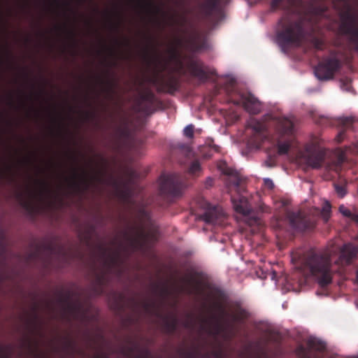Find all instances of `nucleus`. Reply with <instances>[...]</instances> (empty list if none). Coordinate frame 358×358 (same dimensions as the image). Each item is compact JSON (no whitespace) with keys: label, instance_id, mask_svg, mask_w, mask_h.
I'll return each instance as SVG.
<instances>
[{"label":"nucleus","instance_id":"nucleus-16","mask_svg":"<svg viewBox=\"0 0 358 358\" xmlns=\"http://www.w3.org/2000/svg\"><path fill=\"white\" fill-rule=\"evenodd\" d=\"M324 152L316 149L308 150V153L304 156L306 164L313 169L320 168L324 160Z\"/></svg>","mask_w":358,"mask_h":358},{"label":"nucleus","instance_id":"nucleus-18","mask_svg":"<svg viewBox=\"0 0 358 358\" xmlns=\"http://www.w3.org/2000/svg\"><path fill=\"white\" fill-rule=\"evenodd\" d=\"M158 316L162 320L163 331L167 334H173L178 326V317L176 315H162L161 314H159Z\"/></svg>","mask_w":358,"mask_h":358},{"label":"nucleus","instance_id":"nucleus-9","mask_svg":"<svg viewBox=\"0 0 358 358\" xmlns=\"http://www.w3.org/2000/svg\"><path fill=\"white\" fill-rule=\"evenodd\" d=\"M296 354L299 358H324L326 355V344L315 338H310L308 341V348L299 346Z\"/></svg>","mask_w":358,"mask_h":358},{"label":"nucleus","instance_id":"nucleus-57","mask_svg":"<svg viewBox=\"0 0 358 358\" xmlns=\"http://www.w3.org/2000/svg\"><path fill=\"white\" fill-rule=\"evenodd\" d=\"M68 344L69 346L71 345V344H72L71 341H69Z\"/></svg>","mask_w":358,"mask_h":358},{"label":"nucleus","instance_id":"nucleus-35","mask_svg":"<svg viewBox=\"0 0 358 358\" xmlns=\"http://www.w3.org/2000/svg\"><path fill=\"white\" fill-rule=\"evenodd\" d=\"M330 212H331V205L329 203L327 202L325 205L322 208V215L324 217V219L327 221L329 216H330Z\"/></svg>","mask_w":358,"mask_h":358},{"label":"nucleus","instance_id":"nucleus-40","mask_svg":"<svg viewBox=\"0 0 358 358\" xmlns=\"http://www.w3.org/2000/svg\"><path fill=\"white\" fill-rule=\"evenodd\" d=\"M346 161V155H345V151L344 150H339L338 158H337V164L338 166H341L343 163H344Z\"/></svg>","mask_w":358,"mask_h":358},{"label":"nucleus","instance_id":"nucleus-42","mask_svg":"<svg viewBox=\"0 0 358 358\" xmlns=\"http://www.w3.org/2000/svg\"><path fill=\"white\" fill-rule=\"evenodd\" d=\"M235 85H236V80L234 78L230 79L227 82V87L231 88L232 91H236Z\"/></svg>","mask_w":358,"mask_h":358},{"label":"nucleus","instance_id":"nucleus-54","mask_svg":"<svg viewBox=\"0 0 358 358\" xmlns=\"http://www.w3.org/2000/svg\"><path fill=\"white\" fill-rule=\"evenodd\" d=\"M70 34H71V36L72 38H73V39H74V38H75V34H74V32H73V31H70Z\"/></svg>","mask_w":358,"mask_h":358},{"label":"nucleus","instance_id":"nucleus-30","mask_svg":"<svg viewBox=\"0 0 358 358\" xmlns=\"http://www.w3.org/2000/svg\"><path fill=\"white\" fill-rule=\"evenodd\" d=\"M12 347L10 345L0 344V358H10Z\"/></svg>","mask_w":358,"mask_h":358},{"label":"nucleus","instance_id":"nucleus-7","mask_svg":"<svg viewBox=\"0 0 358 358\" xmlns=\"http://www.w3.org/2000/svg\"><path fill=\"white\" fill-rule=\"evenodd\" d=\"M238 99H235L229 94V100L236 106H243L244 109L250 114H259L262 109V103L252 93L248 92H237Z\"/></svg>","mask_w":358,"mask_h":358},{"label":"nucleus","instance_id":"nucleus-39","mask_svg":"<svg viewBox=\"0 0 358 358\" xmlns=\"http://www.w3.org/2000/svg\"><path fill=\"white\" fill-rule=\"evenodd\" d=\"M107 84V92L109 94L110 96L114 94L115 92V87L116 86V83L114 81L108 80L106 82Z\"/></svg>","mask_w":358,"mask_h":358},{"label":"nucleus","instance_id":"nucleus-32","mask_svg":"<svg viewBox=\"0 0 358 358\" xmlns=\"http://www.w3.org/2000/svg\"><path fill=\"white\" fill-rule=\"evenodd\" d=\"M184 281L191 286L189 288V293H191L193 289H199L200 282L194 280L192 278H185Z\"/></svg>","mask_w":358,"mask_h":358},{"label":"nucleus","instance_id":"nucleus-22","mask_svg":"<svg viewBox=\"0 0 358 358\" xmlns=\"http://www.w3.org/2000/svg\"><path fill=\"white\" fill-rule=\"evenodd\" d=\"M355 120L352 117H347L342 120V129L336 137V141L338 143H341L345 138V132L348 129H353V123Z\"/></svg>","mask_w":358,"mask_h":358},{"label":"nucleus","instance_id":"nucleus-19","mask_svg":"<svg viewBox=\"0 0 358 358\" xmlns=\"http://www.w3.org/2000/svg\"><path fill=\"white\" fill-rule=\"evenodd\" d=\"M173 69H171L166 78L162 80V85L164 90L171 94H173L179 90V78L173 74Z\"/></svg>","mask_w":358,"mask_h":358},{"label":"nucleus","instance_id":"nucleus-50","mask_svg":"<svg viewBox=\"0 0 358 358\" xmlns=\"http://www.w3.org/2000/svg\"><path fill=\"white\" fill-rule=\"evenodd\" d=\"M189 42L192 44V45L194 46V48L196 50H199L201 48L200 45H198L196 44L195 38H191L189 39Z\"/></svg>","mask_w":358,"mask_h":358},{"label":"nucleus","instance_id":"nucleus-24","mask_svg":"<svg viewBox=\"0 0 358 358\" xmlns=\"http://www.w3.org/2000/svg\"><path fill=\"white\" fill-rule=\"evenodd\" d=\"M107 283L106 273L105 272L98 274L96 278V285L94 292L97 295H102L104 293V287Z\"/></svg>","mask_w":358,"mask_h":358},{"label":"nucleus","instance_id":"nucleus-47","mask_svg":"<svg viewBox=\"0 0 358 358\" xmlns=\"http://www.w3.org/2000/svg\"><path fill=\"white\" fill-rule=\"evenodd\" d=\"M134 348L131 347L129 348L127 350L124 352V355L127 357H131V354L134 352Z\"/></svg>","mask_w":358,"mask_h":358},{"label":"nucleus","instance_id":"nucleus-8","mask_svg":"<svg viewBox=\"0 0 358 358\" xmlns=\"http://www.w3.org/2000/svg\"><path fill=\"white\" fill-rule=\"evenodd\" d=\"M341 31L344 34L351 35L352 41L358 50V29L356 27L357 16L352 13L350 8L340 13Z\"/></svg>","mask_w":358,"mask_h":358},{"label":"nucleus","instance_id":"nucleus-27","mask_svg":"<svg viewBox=\"0 0 358 358\" xmlns=\"http://www.w3.org/2000/svg\"><path fill=\"white\" fill-rule=\"evenodd\" d=\"M290 140H285L284 142L278 143V153L280 155L287 154L290 148Z\"/></svg>","mask_w":358,"mask_h":358},{"label":"nucleus","instance_id":"nucleus-20","mask_svg":"<svg viewBox=\"0 0 358 358\" xmlns=\"http://www.w3.org/2000/svg\"><path fill=\"white\" fill-rule=\"evenodd\" d=\"M222 0H206L201 5V8L205 17H210L220 10Z\"/></svg>","mask_w":358,"mask_h":358},{"label":"nucleus","instance_id":"nucleus-2","mask_svg":"<svg viewBox=\"0 0 358 358\" xmlns=\"http://www.w3.org/2000/svg\"><path fill=\"white\" fill-rule=\"evenodd\" d=\"M338 253L335 264L340 266L350 265L358 255V245L348 243L341 248L332 244L323 250L313 249L292 253V262L296 268L303 272H309L315 276L322 287L330 284L332 280L331 270V257Z\"/></svg>","mask_w":358,"mask_h":358},{"label":"nucleus","instance_id":"nucleus-12","mask_svg":"<svg viewBox=\"0 0 358 358\" xmlns=\"http://www.w3.org/2000/svg\"><path fill=\"white\" fill-rule=\"evenodd\" d=\"M101 180L99 176L89 177L85 171H83L82 175H80L76 169H73L71 186L77 191H87L93 181L99 182Z\"/></svg>","mask_w":358,"mask_h":358},{"label":"nucleus","instance_id":"nucleus-3","mask_svg":"<svg viewBox=\"0 0 358 358\" xmlns=\"http://www.w3.org/2000/svg\"><path fill=\"white\" fill-rule=\"evenodd\" d=\"M210 295L215 299V306L223 315L229 316L234 322L244 323L250 313L241 301H228L227 294L218 287L210 288Z\"/></svg>","mask_w":358,"mask_h":358},{"label":"nucleus","instance_id":"nucleus-5","mask_svg":"<svg viewBox=\"0 0 358 358\" xmlns=\"http://www.w3.org/2000/svg\"><path fill=\"white\" fill-rule=\"evenodd\" d=\"M184 187L185 180L180 174L167 173L160 177L159 192L167 200L180 196Z\"/></svg>","mask_w":358,"mask_h":358},{"label":"nucleus","instance_id":"nucleus-6","mask_svg":"<svg viewBox=\"0 0 358 358\" xmlns=\"http://www.w3.org/2000/svg\"><path fill=\"white\" fill-rule=\"evenodd\" d=\"M341 68V62L334 55L324 57L315 69L316 77L320 80L332 79L334 74Z\"/></svg>","mask_w":358,"mask_h":358},{"label":"nucleus","instance_id":"nucleus-52","mask_svg":"<svg viewBox=\"0 0 358 358\" xmlns=\"http://www.w3.org/2000/svg\"><path fill=\"white\" fill-rule=\"evenodd\" d=\"M184 327H185V328H189V327H190V323H189V322H185L184 323Z\"/></svg>","mask_w":358,"mask_h":358},{"label":"nucleus","instance_id":"nucleus-29","mask_svg":"<svg viewBox=\"0 0 358 358\" xmlns=\"http://www.w3.org/2000/svg\"><path fill=\"white\" fill-rule=\"evenodd\" d=\"M120 254L118 252L110 255L105 261V264L110 269L113 266L116 265L119 259Z\"/></svg>","mask_w":358,"mask_h":358},{"label":"nucleus","instance_id":"nucleus-41","mask_svg":"<svg viewBox=\"0 0 358 358\" xmlns=\"http://www.w3.org/2000/svg\"><path fill=\"white\" fill-rule=\"evenodd\" d=\"M265 164L268 167H273L276 165L275 157L269 156L267 160L265 161Z\"/></svg>","mask_w":358,"mask_h":358},{"label":"nucleus","instance_id":"nucleus-55","mask_svg":"<svg viewBox=\"0 0 358 358\" xmlns=\"http://www.w3.org/2000/svg\"><path fill=\"white\" fill-rule=\"evenodd\" d=\"M115 28L116 30H118L119 29V24L115 25Z\"/></svg>","mask_w":358,"mask_h":358},{"label":"nucleus","instance_id":"nucleus-33","mask_svg":"<svg viewBox=\"0 0 358 358\" xmlns=\"http://www.w3.org/2000/svg\"><path fill=\"white\" fill-rule=\"evenodd\" d=\"M199 355L198 351H182L181 352L182 358H198Z\"/></svg>","mask_w":358,"mask_h":358},{"label":"nucleus","instance_id":"nucleus-23","mask_svg":"<svg viewBox=\"0 0 358 358\" xmlns=\"http://www.w3.org/2000/svg\"><path fill=\"white\" fill-rule=\"evenodd\" d=\"M278 129L282 135L291 136L294 131V123L287 117L282 118L278 121Z\"/></svg>","mask_w":358,"mask_h":358},{"label":"nucleus","instance_id":"nucleus-28","mask_svg":"<svg viewBox=\"0 0 358 358\" xmlns=\"http://www.w3.org/2000/svg\"><path fill=\"white\" fill-rule=\"evenodd\" d=\"M339 211L343 216L350 218L358 224V214L352 213L350 210L343 205L339 207Z\"/></svg>","mask_w":358,"mask_h":358},{"label":"nucleus","instance_id":"nucleus-31","mask_svg":"<svg viewBox=\"0 0 358 358\" xmlns=\"http://www.w3.org/2000/svg\"><path fill=\"white\" fill-rule=\"evenodd\" d=\"M200 171H201V165H200L199 162L198 160L193 161L189 167V169H188L189 173L191 175L195 176Z\"/></svg>","mask_w":358,"mask_h":358},{"label":"nucleus","instance_id":"nucleus-43","mask_svg":"<svg viewBox=\"0 0 358 358\" xmlns=\"http://www.w3.org/2000/svg\"><path fill=\"white\" fill-rule=\"evenodd\" d=\"M155 306V303L153 302H145L143 303V307L145 310L148 312H150L152 308H153Z\"/></svg>","mask_w":358,"mask_h":358},{"label":"nucleus","instance_id":"nucleus-25","mask_svg":"<svg viewBox=\"0 0 358 358\" xmlns=\"http://www.w3.org/2000/svg\"><path fill=\"white\" fill-rule=\"evenodd\" d=\"M154 99H155V95L153 93H152L150 92L143 94L141 97V101H139V102H138V106L141 108V110L143 112L148 113L150 107L147 106H142V102L148 101V102L152 103L154 101Z\"/></svg>","mask_w":358,"mask_h":358},{"label":"nucleus","instance_id":"nucleus-38","mask_svg":"<svg viewBox=\"0 0 358 358\" xmlns=\"http://www.w3.org/2000/svg\"><path fill=\"white\" fill-rule=\"evenodd\" d=\"M139 3L143 7L146 8H148L149 10L152 8H155L157 12H159L160 11V9L158 7L155 6L153 3L151 1H150V0H147L145 2H142V1H139Z\"/></svg>","mask_w":358,"mask_h":358},{"label":"nucleus","instance_id":"nucleus-37","mask_svg":"<svg viewBox=\"0 0 358 358\" xmlns=\"http://www.w3.org/2000/svg\"><path fill=\"white\" fill-rule=\"evenodd\" d=\"M38 184L41 186V189L39 191L40 196H43L45 194L49 192V187L46 182L45 181H38Z\"/></svg>","mask_w":358,"mask_h":358},{"label":"nucleus","instance_id":"nucleus-15","mask_svg":"<svg viewBox=\"0 0 358 358\" xmlns=\"http://www.w3.org/2000/svg\"><path fill=\"white\" fill-rule=\"evenodd\" d=\"M176 45L171 47L169 49V58L166 61L162 62L161 59H157L158 64L160 65V72H163L166 71L169 65V63L171 62H174L180 66V68L182 67V62L180 59V53L178 50L177 46L181 45L182 43V39L180 38H177L176 39Z\"/></svg>","mask_w":358,"mask_h":358},{"label":"nucleus","instance_id":"nucleus-21","mask_svg":"<svg viewBox=\"0 0 358 358\" xmlns=\"http://www.w3.org/2000/svg\"><path fill=\"white\" fill-rule=\"evenodd\" d=\"M61 302L64 305L65 309L68 311L73 317L76 318L78 313L82 311V306L80 303H73L70 301V296H66L61 299Z\"/></svg>","mask_w":358,"mask_h":358},{"label":"nucleus","instance_id":"nucleus-49","mask_svg":"<svg viewBox=\"0 0 358 358\" xmlns=\"http://www.w3.org/2000/svg\"><path fill=\"white\" fill-rule=\"evenodd\" d=\"M264 182H265V185H267L270 188H273L274 186L273 181L269 178L265 179Z\"/></svg>","mask_w":358,"mask_h":358},{"label":"nucleus","instance_id":"nucleus-51","mask_svg":"<svg viewBox=\"0 0 358 358\" xmlns=\"http://www.w3.org/2000/svg\"><path fill=\"white\" fill-rule=\"evenodd\" d=\"M187 22V19L185 16L182 17H181V20L180 21H177L176 22L180 24V26H184L185 24Z\"/></svg>","mask_w":358,"mask_h":358},{"label":"nucleus","instance_id":"nucleus-58","mask_svg":"<svg viewBox=\"0 0 358 358\" xmlns=\"http://www.w3.org/2000/svg\"><path fill=\"white\" fill-rule=\"evenodd\" d=\"M215 151L218 152V147H215Z\"/></svg>","mask_w":358,"mask_h":358},{"label":"nucleus","instance_id":"nucleus-4","mask_svg":"<svg viewBox=\"0 0 358 358\" xmlns=\"http://www.w3.org/2000/svg\"><path fill=\"white\" fill-rule=\"evenodd\" d=\"M223 173L229 177L228 182L237 192V195L231 196V198L235 211L243 215H248L252 211V207L246 196L241 194L245 191L243 178L230 168L223 171Z\"/></svg>","mask_w":358,"mask_h":358},{"label":"nucleus","instance_id":"nucleus-44","mask_svg":"<svg viewBox=\"0 0 358 358\" xmlns=\"http://www.w3.org/2000/svg\"><path fill=\"white\" fill-rule=\"evenodd\" d=\"M214 180L212 178H208L204 183L206 188H210L213 185Z\"/></svg>","mask_w":358,"mask_h":358},{"label":"nucleus","instance_id":"nucleus-17","mask_svg":"<svg viewBox=\"0 0 358 358\" xmlns=\"http://www.w3.org/2000/svg\"><path fill=\"white\" fill-rule=\"evenodd\" d=\"M224 217L222 210L218 206H213L208 209L202 215L203 220L208 224H220L222 218Z\"/></svg>","mask_w":358,"mask_h":358},{"label":"nucleus","instance_id":"nucleus-46","mask_svg":"<svg viewBox=\"0 0 358 358\" xmlns=\"http://www.w3.org/2000/svg\"><path fill=\"white\" fill-rule=\"evenodd\" d=\"M18 196H19V198L20 199V200L22 201V206H23L24 207H25V208H28L29 207V204L27 201H24L22 194V193H20V194H18Z\"/></svg>","mask_w":358,"mask_h":358},{"label":"nucleus","instance_id":"nucleus-45","mask_svg":"<svg viewBox=\"0 0 358 358\" xmlns=\"http://www.w3.org/2000/svg\"><path fill=\"white\" fill-rule=\"evenodd\" d=\"M150 352L149 350L148 349H145L143 352V355H141V356H138L136 358H150Z\"/></svg>","mask_w":358,"mask_h":358},{"label":"nucleus","instance_id":"nucleus-26","mask_svg":"<svg viewBox=\"0 0 358 358\" xmlns=\"http://www.w3.org/2000/svg\"><path fill=\"white\" fill-rule=\"evenodd\" d=\"M117 194L118 197L124 202H130L131 196H132V192L131 189L128 187H124L122 189H118L117 190Z\"/></svg>","mask_w":358,"mask_h":358},{"label":"nucleus","instance_id":"nucleus-10","mask_svg":"<svg viewBox=\"0 0 358 358\" xmlns=\"http://www.w3.org/2000/svg\"><path fill=\"white\" fill-rule=\"evenodd\" d=\"M249 131L248 143L255 148H259L266 138V127L264 123L256 119H251L248 123Z\"/></svg>","mask_w":358,"mask_h":358},{"label":"nucleus","instance_id":"nucleus-34","mask_svg":"<svg viewBox=\"0 0 358 358\" xmlns=\"http://www.w3.org/2000/svg\"><path fill=\"white\" fill-rule=\"evenodd\" d=\"M334 187L335 191L339 197L343 198L345 196V195L346 194V189L344 185L335 184Z\"/></svg>","mask_w":358,"mask_h":358},{"label":"nucleus","instance_id":"nucleus-14","mask_svg":"<svg viewBox=\"0 0 358 358\" xmlns=\"http://www.w3.org/2000/svg\"><path fill=\"white\" fill-rule=\"evenodd\" d=\"M187 69L191 76L206 82L208 79L209 72L206 71L203 63L199 59H191L187 63Z\"/></svg>","mask_w":358,"mask_h":358},{"label":"nucleus","instance_id":"nucleus-53","mask_svg":"<svg viewBox=\"0 0 358 358\" xmlns=\"http://www.w3.org/2000/svg\"><path fill=\"white\" fill-rule=\"evenodd\" d=\"M25 342L29 345V346L31 344V340L28 337L26 338Z\"/></svg>","mask_w":358,"mask_h":358},{"label":"nucleus","instance_id":"nucleus-13","mask_svg":"<svg viewBox=\"0 0 358 358\" xmlns=\"http://www.w3.org/2000/svg\"><path fill=\"white\" fill-rule=\"evenodd\" d=\"M287 217L290 225L299 231H304L311 227V222L301 211L297 213L289 212Z\"/></svg>","mask_w":358,"mask_h":358},{"label":"nucleus","instance_id":"nucleus-56","mask_svg":"<svg viewBox=\"0 0 358 358\" xmlns=\"http://www.w3.org/2000/svg\"><path fill=\"white\" fill-rule=\"evenodd\" d=\"M195 275H197V276H199L200 275V273H195Z\"/></svg>","mask_w":358,"mask_h":358},{"label":"nucleus","instance_id":"nucleus-59","mask_svg":"<svg viewBox=\"0 0 358 358\" xmlns=\"http://www.w3.org/2000/svg\"><path fill=\"white\" fill-rule=\"evenodd\" d=\"M331 358H332V357H331Z\"/></svg>","mask_w":358,"mask_h":358},{"label":"nucleus","instance_id":"nucleus-11","mask_svg":"<svg viewBox=\"0 0 358 358\" xmlns=\"http://www.w3.org/2000/svg\"><path fill=\"white\" fill-rule=\"evenodd\" d=\"M124 237L133 250L142 248L148 238V234L142 227H133L131 233L124 232Z\"/></svg>","mask_w":358,"mask_h":358},{"label":"nucleus","instance_id":"nucleus-48","mask_svg":"<svg viewBox=\"0 0 358 358\" xmlns=\"http://www.w3.org/2000/svg\"><path fill=\"white\" fill-rule=\"evenodd\" d=\"M94 358H109L108 355L105 352L97 353L94 356Z\"/></svg>","mask_w":358,"mask_h":358},{"label":"nucleus","instance_id":"nucleus-1","mask_svg":"<svg viewBox=\"0 0 358 358\" xmlns=\"http://www.w3.org/2000/svg\"><path fill=\"white\" fill-rule=\"evenodd\" d=\"M301 0H272L271 9L283 10L286 13L279 20L276 28V41L282 49L300 47L308 38L317 50L324 48V41L315 36L320 20L327 17V7L310 4L298 11Z\"/></svg>","mask_w":358,"mask_h":358},{"label":"nucleus","instance_id":"nucleus-36","mask_svg":"<svg viewBox=\"0 0 358 358\" xmlns=\"http://www.w3.org/2000/svg\"><path fill=\"white\" fill-rule=\"evenodd\" d=\"M183 133L186 137L192 138L194 136V126L192 124L187 125L185 127Z\"/></svg>","mask_w":358,"mask_h":358}]
</instances>
